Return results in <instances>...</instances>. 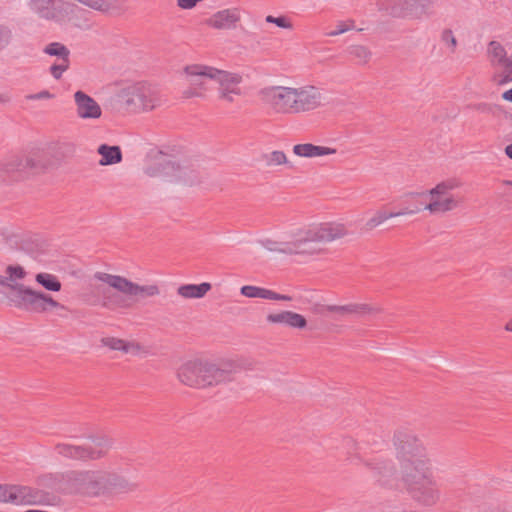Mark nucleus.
<instances>
[{
    "label": "nucleus",
    "mask_w": 512,
    "mask_h": 512,
    "mask_svg": "<svg viewBox=\"0 0 512 512\" xmlns=\"http://www.w3.org/2000/svg\"><path fill=\"white\" fill-rule=\"evenodd\" d=\"M349 234L343 223L326 222L319 225L298 229L287 241L271 238L258 240V243L269 252L288 256H314L324 252L321 244L333 242Z\"/></svg>",
    "instance_id": "nucleus-1"
},
{
    "label": "nucleus",
    "mask_w": 512,
    "mask_h": 512,
    "mask_svg": "<svg viewBox=\"0 0 512 512\" xmlns=\"http://www.w3.org/2000/svg\"><path fill=\"white\" fill-rule=\"evenodd\" d=\"M0 286L7 291L3 292L9 305L34 313H46L49 310L66 309L64 305L53 299L49 294L33 290L19 283H10L8 278L0 275Z\"/></svg>",
    "instance_id": "nucleus-2"
},
{
    "label": "nucleus",
    "mask_w": 512,
    "mask_h": 512,
    "mask_svg": "<svg viewBox=\"0 0 512 512\" xmlns=\"http://www.w3.org/2000/svg\"><path fill=\"white\" fill-rule=\"evenodd\" d=\"M177 377L189 387L206 388L232 381L234 372L211 362L190 360L179 367Z\"/></svg>",
    "instance_id": "nucleus-3"
},
{
    "label": "nucleus",
    "mask_w": 512,
    "mask_h": 512,
    "mask_svg": "<svg viewBox=\"0 0 512 512\" xmlns=\"http://www.w3.org/2000/svg\"><path fill=\"white\" fill-rule=\"evenodd\" d=\"M144 173L154 178H173L187 185L200 182L199 172L193 164L187 160H174L162 151L149 154Z\"/></svg>",
    "instance_id": "nucleus-4"
},
{
    "label": "nucleus",
    "mask_w": 512,
    "mask_h": 512,
    "mask_svg": "<svg viewBox=\"0 0 512 512\" xmlns=\"http://www.w3.org/2000/svg\"><path fill=\"white\" fill-rule=\"evenodd\" d=\"M407 492L422 506L432 507L440 500V491L431 463L419 464L418 468L401 473Z\"/></svg>",
    "instance_id": "nucleus-5"
},
{
    "label": "nucleus",
    "mask_w": 512,
    "mask_h": 512,
    "mask_svg": "<svg viewBox=\"0 0 512 512\" xmlns=\"http://www.w3.org/2000/svg\"><path fill=\"white\" fill-rule=\"evenodd\" d=\"M393 443L401 473L418 468L420 463L430 464L423 442L412 431L397 430L393 437Z\"/></svg>",
    "instance_id": "nucleus-6"
},
{
    "label": "nucleus",
    "mask_w": 512,
    "mask_h": 512,
    "mask_svg": "<svg viewBox=\"0 0 512 512\" xmlns=\"http://www.w3.org/2000/svg\"><path fill=\"white\" fill-rule=\"evenodd\" d=\"M47 160L41 151H33L25 156H14L0 162V182L13 183L46 168Z\"/></svg>",
    "instance_id": "nucleus-7"
},
{
    "label": "nucleus",
    "mask_w": 512,
    "mask_h": 512,
    "mask_svg": "<svg viewBox=\"0 0 512 512\" xmlns=\"http://www.w3.org/2000/svg\"><path fill=\"white\" fill-rule=\"evenodd\" d=\"M120 98L129 112H148L159 107L162 102L160 91L144 82H138L123 88Z\"/></svg>",
    "instance_id": "nucleus-8"
},
{
    "label": "nucleus",
    "mask_w": 512,
    "mask_h": 512,
    "mask_svg": "<svg viewBox=\"0 0 512 512\" xmlns=\"http://www.w3.org/2000/svg\"><path fill=\"white\" fill-rule=\"evenodd\" d=\"M112 447V440L107 436L91 438V443H58L54 449L64 458L78 461L98 460L104 457Z\"/></svg>",
    "instance_id": "nucleus-9"
},
{
    "label": "nucleus",
    "mask_w": 512,
    "mask_h": 512,
    "mask_svg": "<svg viewBox=\"0 0 512 512\" xmlns=\"http://www.w3.org/2000/svg\"><path fill=\"white\" fill-rule=\"evenodd\" d=\"M437 0H377L379 11L393 18L422 19L434 14Z\"/></svg>",
    "instance_id": "nucleus-10"
},
{
    "label": "nucleus",
    "mask_w": 512,
    "mask_h": 512,
    "mask_svg": "<svg viewBox=\"0 0 512 512\" xmlns=\"http://www.w3.org/2000/svg\"><path fill=\"white\" fill-rule=\"evenodd\" d=\"M107 480L108 473L104 471H73L67 475L70 490L88 496H97L105 492Z\"/></svg>",
    "instance_id": "nucleus-11"
},
{
    "label": "nucleus",
    "mask_w": 512,
    "mask_h": 512,
    "mask_svg": "<svg viewBox=\"0 0 512 512\" xmlns=\"http://www.w3.org/2000/svg\"><path fill=\"white\" fill-rule=\"evenodd\" d=\"M461 182L455 178L440 182L434 188L428 191L431 196V202L424 208L431 213H444L458 207L460 199L450 193V191L459 188Z\"/></svg>",
    "instance_id": "nucleus-12"
},
{
    "label": "nucleus",
    "mask_w": 512,
    "mask_h": 512,
    "mask_svg": "<svg viewBox=\"0 0 512 512\" xmlns=\"http://www.w3.org/2000/svg\"><path fill=\"white\" fill-rule=\"evenodd\" d=\"M50 495L42 490L21 485L0 484V502L15 505L47 504Z\"/></svg>",
    "instance_id": "nucleus-13"
},
{
    "label": "nucleus",
    "mask_w": 512,
    "mask_h": 512,
    "mask_svg": "<svg viewBox=\"0 0 512 512\" xmlns=\"http://www.w3.org/2000/svg\"><path fill=\"white\" fill-rule=\"evenodd\" d=\"M93 277L128 296L154 297L160 294V288L156 284L139 285L123 276L105 272H96Z\"/></svg>",
    "instance_id": "nucleus-14"
},
{
    "label": "nucleus",
    "mask_w": 512,
    "mask_h": 512,
    "mask_svg": "<svg viewBox=\"0 0 512 512\" xmlns=\"http://www.w3.org/2000/svg\"><path fill=\"white\" fill-rule=\"evenodd\" d=\"M260 97L273 111L280 114H293L294 87H266L260 91Z\"/></svg>",
    "instance_id": "nucleus-15"
},
{
    "label": "nucleus",
    "mask_w": 512,
    "mask_h": 512,
    "mask_svg": "<svg viewBox=\"0 0 512 512\" xmlns=\"http://www.w3.org/2000/svg\"><path fill=\"white\" fill-rule=\"evenodd\" d=\"M207 71L213 72L211 80L215 81L218 85V99L225 103H233L237 96L242 94L240 84L242 76L237 73L219 70L217 68L208 69Z\"/></svg>",
    "instance_id": "nucleus-16"
},
{
    "label": "nucleus",
    "mask_w": 512,
    "mask_h": 512,
    "mask_svg": "<svg viewBox=\"0 0 512 512\" xmlns=\"http://www.w3.org/2000/svg\"><path fill=\"white\" fill-rule=\"evenodd\" d=\"M323 96L314 86L294 88L293 114L305 113L322 105Z\"/></svg>",
    "instance_id": "nucleus-17"
},
{
    "label": "nucleus",
    "mask_w": 512,
    "mask_h": 512,
    "mask_svg": "<svg viewBox=\"0 0 512 512\" xmlns=\"http://www.w3.org/2000/svg\"><path fill=\"white\" fill-rule=\"evenodd\" d=\"M331 315L334 320H344L351 317H364L366 315L379 313L380 308L367 303H349L346 305H333Z\"/></svg>",
    "instance_id": "nucleus-18"
},
{
    "label": "nucleus",
    "mask_w": 512,
    "mask_h": 512,
    "mask_svg": "<svg viewBox=\"0 0 512 512\" xmlns=\"http://www.w3.org/2000/svg\"><path fill=\"white\" fill-rule=\"evenodd\" d=\"M241 19L240 10L237 8H227L219 10L212 14L207 20L206 24L217 30H232L235 29Z\"/></svg>",
    "instance_id": "nucleus-19"
},
{
    "label": "nucleus",
    "mask_w": 512,
    "mask_h": 512,
    "mask_svg": "<svg viewBox=\"0 0 512 512\" xmlns=\"http://www.w3.org/2000/svg\"><path fill=\"white\" fill-rule=\"evenodd\" d=\"M76 104V113L82 119H98L101 117L102 110L100 105L88 94L83 91H77L74 94Z\"/></svg>",
    "instance_id": "nucleus-20"
},
{
    "label": "nucleus",
    "mask_w": 512,
    "mask_h": 512,
    "mask_svg": "<svg viewBox=\"0 0 512 512\" xmlns=\"http://www.w3.org/2000/svg\"><path fill=\"white\" fill-rule=\"evenodd\" d=\"M208 69H214V67L199 64L186 66L184 72L188 77L189 85L197 87L203 93L207 89L205 79H211L213 74L207 71Z\"/></svg>",
    "instance_id": "nucleus-21"
},
{
    "label": "nucleus",
    "mask_w": 512,
    "mask_h": 512,
    "mask_svg": "<svg viewBox=\"0 0 512 512\" xmlns=\"http://www.w3.org/2000/svg\"><path fill=\"white\" fill-rule=\"evenodd\" d=\"M267 321L274 324H284L291 328L303 329L307 326L304 316L292 311H281L267 315Z\"/></svg>",
    "instance_id": "nucleus-22"
},
{
    "label": "nucleus",
    "mask_w": 512,
    "mask_h": 512,
    "mask_svg": "<svg viewBox=\"0 0 512 512\" xmlns=\"http://www.w3.org/2000/svg\"><path fill=\"white\" fill-rule=\"evenodd\" d=\"M337 152L335 148L318 146L312 143L296 144L293 146V153L298 157L315 158L333 155Z\"/></svg>",
    "instance_id": "nucleus-23"
},
{
    "label": "nucleus",
    "mask_w": 512,
    "mask_h": 512,
    "mask_svg": "<svg viewBox=\"0 0 512 512\" xmlns=\"http://www.w3.org/2000/svg\"><path fill=\"white\" fill-rule=\"evenodd\" d=\"M240 292L243 296L248 298H262V299H269V300H277V301H290L292 298L288 295H283L276 293L272 290L252 286V285H245L241 287Z\"/></svg>",
    "instance_id": "nucleus-24"
},
{
    "label": "nucleus",
    "mask_w": 512,
    "mask_h": 512,
    "mask_svg": "<svg viewBox=\"0 0 512 512\" xmlns=\"http://www.w3.org/2000/svg\"><path fill=\"white\" fill-rule=\"evenodd\" d=\"M31 10L39 17L46 20H59L57 8L55 7L54 0H31Z\"/></svg>",
    "instance_id": "nucleus-25"
},
{
    "label": "nucleus",
    "mask_w": 512,
    "mask_h": 512,
    "mask_svg": "<svg viewBox=\"0 0 512 512\" xmlns=\"http://www.w3.org/2000/svg\"><path fill=\"white\" fill-rule=\"evenodd\" d=\"M374 471V477L382 485H388L396 474V469L390 460H377L370 463Z\"/></svg>",
    "instance_id": "nucleus-26"
},
{
    "label": "nucleus",
    "mask_w": 512,
    "mask_h": 512,
    "mask_svg": "<svg viewBox=\"0 0 512 512\" xmlns=\"http://www.w3.org/2000/svg\"><path fill=\"white\" fill-rule=\"evenodd\" d=\"M100 342L103 346H106L111 350L122 351L124 353L136 354L141 350V346L138 343L127 342L116 337H103Z\"/></svg>",
    "instance_id": "nucleus-27"
},
{
    "label": "nucleus",
    "mask_w": 512,
    "mask_h": 512,
    "mask_svg": "<svg viewBox=\"0 0 512 512\" xmlns=\"http://www.w3.org/2000/svg\"><path fill=\"white\" fill-rule=\"evenodd\" d=\"M97 152L101 155L99 160V165L101 166L114 165L122 161V152L119 146L101 144Z\"/></svg>",
    "instance_id": "nucleus-28"
},
{
    "label": "nucleus",
    "mask_w": 512,
    "mask_h": 512,
    "mask_svg": "<svg viewBox=\"0 0 512 512\" xmlns=\"http://www.w3.org/2000/svg\"><path fill=\"white\" fill-rule=\"evenodd\" d=\"M95 290L99 295L102 296V306L108 309H117V308H129L130 303L124 299L122 296L117 294H112L106 288H102L100 286H96Z\"/></svg>",
    "instance_id": "nucleus-29"
},
{
    "label": "nucleus",
    "mask_w": 512,
    "mask_h": 512,
    "mask_svg": "<svg viewBox=\"0 0 512 512\" xmlns=\"http://www.w3.org/2000/svg\"><path fill=\"white\" fill-rule=\"evenodd\" d=\"M345 52L352 61H354L357 65L361 66L367 65L370 62L373 55L369 47L361 44L349 45L346 48Z\"/></svg>",
    "instance_id": "nucleus-30"
},
{
    "label": "nucleus",
    "mask_w": 512,
    "mask_h": 512,
    "mask_svg": "<svg viewBox=\"0 0 512 512\" xmlns=\"http://www.w3.org/2000/svg\"><path fill=\"white\" fill-rule=\"evenodd\" d=\"M211 289V284L203 282L201 284H185L177 289V293L183 298H202Z\"/></svg>",
    "instance_id": "nucleus-31"
},
{
    "label": "nucleus",
    "mask_w": 512,
    "mask_h": 512,
    "mask_svg": "<svg viewBox=\"0 0 512 512\" xmlns=\"http://www.w3.org/2000/svg\"><path fill=\"white\" fill-rule=\"evenodd\" d=\"M262 161L268 168H274L285 165L288 168H293L292 163L288 160L286 154L280 150H274L269 153H265L261 156Z\"/></svg>",
    "instance_id": "nucleus-32"
},
{
    "label": "nucleus",
    "mask_w": 512,
    "mask_h": 512,
    "mask_svg": "<svg viewBox=\"0 0 512 512\" xmlns=\"http://www.w3.org/2000/svg\"><path fill=\"white\" fill-rule=\"evenodd\" d=\"M136 489V484L129 482L125 478L108 473L107 490L114 492H130Z\"/></svg>",
    "instance_id": "nucleus-33"
},
{
    "label": "nucleus",
    "mask_w": 512,
    "mask_h": 512,
    "mask_svg": "<svg viewBox=\"0 0 512 512\" xmlns=\"http://www.w3.org/2000/svg\"><path fill=\"white\" fill-rule=\"evenodd\" d=\"M488 53L491 56V63L493 66H502L506 63L510 56H507V52L503 45L497 41H491L488 45Z\"/></svg>",
    "instance_id": "nucleus-34"
},
{
    "label": "nucleus",
    "mask_w": 512,
    "mask_h": 512,
    "mask_svg": "<svg viewBox=\"0 0 512 512\" xmlns=\"http://www.w3.org/2000/svg\"><path fill=\"white\" fill-rule=\"evenodd\" d=\"M35 280L48 291L58 292L62 287L59 279L50 273H38L35 276Z\"/></svg>",
    "instance_id": "nucleus-35"
},
{
    "label": "nucleus",
    "mask_w": 512,
    "mask_h": 512,
    "mask_svg": "<svg viewBox=\"0 0 512 512\" xmlns=\"http://www.w3.org/2000/svg\"><path fill=\"white\" fill-rule=\"evenodd\" d=\"M394 218L392 212H387L384 209L377 210L374 215L368 219L363 227L365 231H372L376 227L380 226L386 220Z\"/></svg>",
    "instance_id": "nucleus-36"
},
{
    "label": "nucleus",
    "mask_w": 512,
    "mask_h": 512,
    "mask_svg": "<svg viewBox=\"0 0 512 512\" xmlns=\"http://www.w3.org/2000/svg\"><path fill=\"white\" fill-rule=\"evenodd\" d=\"M83 10L76 4L71 2H63L58 8L57 12L60 16V19L58 21H62L64 19H67L68 21H71L79 12H82Z\"/></svg>",
    "instance_id": "nucleus-37"
},
{
    "label": "nucleus",
    "mask_w": 512,
    "mask_h": 512,
    "mask_svg": "<svg viewBox=\"0 0 512 512\" xmlns=\"http://www.w3.org/2000/svg\"><path fill=\"white\" fill-rule=\"evenodd\" d=\"M44 52L51 56H57L59 60L69 59L70 55L69 49L59 42L50 43L44 48Z\"/></svg>",
    "instance_id": "nucleus-38"
},
{
    "label": "nucleus",
    "mask_w": 512,
    "mask_h": 512,
    "mask_svg": "<svg viewBox=\"0 0 512 512\" xmlns=\"http://www.w3.org/2000/svg\"><path fill=\"white\" fill-rule=\"evenodd\" d=\"M501 68V73L494 77L496 83L498 85H503L512 82V55L509 57L508 61L501 66Z\"/></svg>",
    "instance_id": "nucleus-39"
},
{
    "label": "nucleus",
    "mask_w": 512,
    "mask_h": 512,
    "mask_svg": "<svg viewBox=\"0 0 512 512\" xmlns=\"http://www.w3.org/2000/svg\"><path fill=\"white\" fill-rule=\"evenodd\" d=\"M6 274L8 275L6 278H8V281L10 283H13L15 280H22L26 276V271L23 267L19 265H9L6 268Z\"/></svg>",
    "instance_id": "nucleus-40"
},
{
    "label": "nucleus",
    "mask_w": 512,
    "mask_h": 512,
    "mask_svg": "<svg viewBox=\"0 0 512 512\" xmlns=\"http://www.w3.org/2000/svg\"><path fill=\"white\" fill-rule=\"evenodd\" d=\"M442 43L448 47L451 53H454L457 48V39L451 29H444L441 33Z\"/></svg>",
    "instance_id": "nucleus-41"
},
{
    "label": "nucleus",
    "mask_w": 512,
    "mask_h": 512,
    "mask_svg": "<svg viewBox=\"0 0 512 512\" xmlns=\"http://www.w3.org/2000/svg\"><path fill=\"white\" fill-rule=\"evenodd\" d=\"M12 38V30L3 24H0V52L9 47Z\"/></svg>",
    "instance_id": "nucleus-42"
},
{
    "label": "nucleus",
    "mask_w": 512,
    "mask_h": 512,
    "mask_svg": "<svg viewBox=\"0 0 512 512\" xmlns=\"http://www.w3.org/2000/svg\"><path fill=\"white\" fill-rule=\"evenodd\" d=\"M475 110L480 113L488 114V115H497L501 111V107L496 104L491 103H478L474 106Z\"/></svg>",
    "instance_id": "nucleus-43"
},
{
    "label": "nucleus",
    "mask_w": 512,
    "mask_h": 512,
    "mask_svg": "<svg viewBox=\"0 0 512 512\" xmlns=\"http://www.w3.org/2000/svg\"><path fill=\"white\" fill-rule=\"evenodd\" d=\"M69 59L59 60V63H55L50 67V73L55 79H60L63 72L69 68Z\"/></svg>",
    "instance_id": "nucleus-44"
},
{
    "label": "nucleus",
    "mask_w": 512,
    "mask_h": 512,
    "mask_svg": "<svg viewBox=\"0 0 512 512\" xmlns=\"http://www.w3.org/2000/svg\"><path fill=\"white\" fill-rule=\"evenodd\" d=\"M265 20L267 23H273L280 28L292 29L293 27L292 23L285 16L274 17L272 15H268Z\"/></svg>",
    "instance_id": "nucleus-45"
},
{
    "label": "nucleus",
    "mask_w": 512,
    "mask_h": 512,
    "mask_svg": "<svg viewBox=\"0 0 512 512\" xmlns=\"http://www.w3.org/2000/svg\"><path fill=\"white\" fill-rule=\"evenodd\" d=\"M331 307H333V305L315 304L312 306L311 310L314 314L327 316L331 314Z\"/></svg>",
    "instance_id": "nucleus-46"
},
{
    "label": "nucleus",
    "mask_w": 512,
    "mask_h": 512,
    "mask_svg": "<svg viewBox=\"0 0 512 512\" xmlns=\"http://www.w3.org/2000/svg\"><path fill=\"white\" fill-rule=\"evenodd\" d=\"M203 0H176L177 6L183 10H191L197 6L199 2Z\"/></svg>",
    "instance_id": "nucleus-47"
},
{
    "label": "nucleus",
    "mask_w": 512,
    "mask_h": 512,
    "mask_svg": "<svg viewBox=\"0 0 512 512\" xmlns=\"http://www.w3.org/2000/svg\"><path fill=\"white\" fill-rule=\"evenodd\" d=\"M419 211H421V207L414 206L413 208H409V207L403 208L397 212H392V214L394 215V218H395V217H399V216H403V215L416 214Z\"/></svg>",
    "instance_id": "nucleus-48"
},
{
    "label": "nucleus",
    "mask_w": 512,
    "mask_h": 512,
    "mask_svg": "<svg viewBox=\"0 0 512 512\" xmlns=\"http://www.w3.org/2000/svg\"><path fill=\"white\" fill-rule=\"evenodd\" d=\"M202 96H203V93L201 91H199L197 87H193L191 85L188 89H186L183 92V97L186 99H189L192 97H202Z\"/></svg>",
    "instance_id": "nucleus-49"
},
{
    "label": "nucleus",
    "mask_w": 512,
    "mask_h": 512,
    "mask_svg": "<svg viewBox=\"0 0 512 512\" xmlns=\"http://www.w3.org/2000/svg\"><path fill=\"white\" fill-rule=\"evenodd\" d=\"M52 97H53V95L49 91L43 90V91H40L38 93L28 95L27 99H29V100H41V99H50Z\"/></svg>",
    "instance_id": "nucleus-50"
},
{
    "label": "nucleus",
    "mask_w": 512,
    "mask_h": 512,
    "mask_svg": "<svg viewBox=\"0 0 512 512\" xmlns=\"http://www.w3.org/2000/svg\"><path fill=\"white\" fill-rule=\"evenodd\" d=\"M349 29H350V27H348L344 23H339L338 26H337V29L334 30V31L329 32L328 36H337V35H340V34H343V33L347 32Z\"/></svg>",
    "instance_id": "nucleus-51"
},
{
    "label": "nucleus",
    "mask_w": 512,
    "mask_h": 512,
    "mask_svg": "<svg viewBox=\"0 0 512 512\" xmlns=\"http://www.w3.org/2000/svg\"><path fill=\"white\" fill-rule=\"evenodd\" d=\"M502 98L506 101H509V102H512V88L505 91L503 94H502Z\"/></svg>",
    "instance_id": "nucleus-52"
},
{
    "label": "nucleus",
    "mask_w": 512,
    "mask_h": 512,
    "mask_svg": "<svg viewBox=\"0 0 512 512\" xmlns=\"http://www.w3.org/2000/svg\"><path fill=\"white\" fill-rule=\"evenodd\" d=\"M505 154L512 159V143L505 147Z\"/></svg>",
    "instance_id": "nucleus-53"
},
{
    "label": "nucleus",
    "mask_w": 512,
    "mask_h": 512,
    "mask_svg": "<svg viewBox=\"0 0 512 512\" xmlns=\"http://www.w3.org/2000/svg\"><path fill=\"white\" fill-rule=\"evenodd\" d=\"M504 330L507 332H512V318L505 324Z\"/></svg>",
    "instance_id": "nucleus-54"
},
{
    "label": "nucleus",
    "mask_w": 512,
    "mask_h": 512,
    "mask_svg": "<svg viewBox=\"0 0 512 512\" xmlns=\"http://www.w3.org/2000/svg\"><path fill=\"white\" fill-rule=\"evenodd\" d=\"M426 193H414V192H411V193H408L407 196H411V197H415V196H423L425 195Z\"/></svg>",
    "instance_id": "nucleus-55"
},
{
    "label": "nucleus",
    "mask_w": 512,
    "mask_h": 512,
    "mask_svg": "<svg viewBox=\"0 0 512 512\" xmlns=\"http://www.w3.org/2000/svg\"><path fill=\"white\" fill-rule=\"evenodd\" d=\"M68 150L73 153L75 151V146L72 143L67 144Z\"/></svg>",
    "instance_id": "nucleus-56"
},
{
    "label": "nucleus",
    "mask_w": 512,
    "mask_h": 512,
    "mask_svg": "<svg viewBox=\"0 0 512 512\" xmlns=\"http://www.w3.org/2000/svg\"><path fill=\"white\" fill-rule=\"evenodd\" d=\"M503 184H504V185L512 186V181H510V180H505V181H503Z\"/></svg>",
    "instance_id": "nucleus-57"
}]
</instances>
